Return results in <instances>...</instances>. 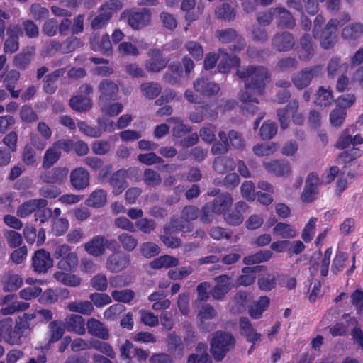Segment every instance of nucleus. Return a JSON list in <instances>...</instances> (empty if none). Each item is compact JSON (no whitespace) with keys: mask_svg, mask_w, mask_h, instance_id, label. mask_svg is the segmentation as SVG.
<instances>
[{"mask_svg":"<svg viewBox=\"0 0 363 363\" xmlns=\"http://www.w3.org/2000/svg\"><path fill=\"white\" fill-rule=\"evenodd\" d=\"M236 75L244 82V88L238 93V96L243 100L250 98L249 91L262 95L271 77L269 69L261 65H248L239 68Z\"/></svg>","mask_w":363,"mask_h":363,"instance_id":"nucleus-1","label":"nucleus"},{"mask_svg":"<svg viewBox=\"0 0 363 363\" xmlns=\"http://www.w3.org/2000/svg\"><path fill=\"white\" fill-rule=\"evenodd\" d=\"M236 340L230 333L218 331L211 341V352L216 361H221L235 347Z\"/></svg>","mask_w":363,"mask_h":363,"instance_id":"nucleus-2","label":"nucleus"},{"mask_svg":"<svg viewBox=\"0 0 363 363\" xmlns=\"http://www.w3.org/2000/svg\"><path fill=\"white\" fill-rule=\"evenodd\" d=\"M323 74V66L315 65L305 67L291 76V82L298 90L308 87L313 80L320 78Z\"/></svg>","mask_w":363,"mask_h":363,"instance_id":"nucleus-3","label":"nucleus"},{"mask_svg":"<svg viewBox=\"0 0 363 363\" xmlns=\"http://www.w3.org/2000/svg\"><path fill=\"white\" fill-rule=\"evenodd\" d=\"M86 252L93 257L103 255L106 249L116 250L118 247L115 239H108L104 235H95L84 245Z\"/></svg>","mask_w":363,"mask_h":363,"instance_id":"nucleus-4","label":"nucleus"},{"mask_svg":"<svg viewBox=\"0 0 363 363\" xmlns=\"http://www.w3.org/2000/svg\"><path fill=\"white\" fill-rule=\"evenodd\" d=\"M337 26L335 24H314L313 36L320 40L324 49H329L335 43Z\"/></svg>","mask_w":363,"mask_h":363,"instance_id":"nucleus-5","label":"nucleus"},{"mask_svg":"<svg viewBox=\"0 0 363 363\" xmlns=\"http://www.w3.org/2000/svg\"><path fill=\"white\" fill-rule=\"evenodd\" d=\"M257 19L259 23H292L294 19L291 13L284 7L270 8L257 14Z\"/></svg>","mask_w":363,"mask_h":363,"instance_id":"nucleus-6","label":"nucleus"},{"mask_svg":"<svg viewBox=\"0 0 363 363\" xmlns=\"http://www.w3.org/2000/svg\"><path fill=\"white\" fill-rule=\"evenodd\" d=\"M152 12L147 8H131L124 10L121 14V21L127 23H150Z\"/></svg>","mask_w":363,"mask_h":363,"instance_id":"nucleus-7","label":"nucleus"},{"mask_svg":"<svg viewBox=\"0 0 363 363\" xmlns=\"http://www.w3.org/2000/svg\"><path fill=\"white\" fill-rule=\"evenodd\" d=\"M52 266L53 260L50 252L44 249H40L35 252L32 257V267L35 272L45 274Z\"/></svg>","mask_w":363,"mask_h":363,"instance_id":"nucleus-8","label":"nucleus"},{"mask_svg":"<svg viewBox=\"0 0 363 363\" xmlns=\"http://www.w3.org/2000/svg\"><path fill=\"white\" fill-rule=\"evenodd\" d=\"M23 31L19 24H9L6 28V34L8 38L4 45V51L5 53L13 54L16 52L19 48L18 41V37L23 35Z\"/></svg>","mask_w":363,"mask_h":363,"instance_id":"nucleus-9","label":"nucleus"},{"mask_svg":"<svg viewBox=\"0 0 363 363\" xmlns=\"http://www.w3.org/2000/svg\"><path fill=\"white\" fill-rule=\"evenodd\" d=\"M214 281L216 284L211 291V295L215 300L223 299L225 295L235 288L231 277L228 274L219 275L214 278Z\"/></svg>","mask_w":363,"mask_h":363,"instance_id":"nucleus-10","label":"nucleus"},{"mask_svg":"<svg viewBox=\"0 0 363 363\" xmlns=\"http://www.w3.org/2000/svg\"><path fill=\"white\" fill-rule=\"evenodd\" d=\"M264 167L267 172L277 177H288L291 173L290 163L285 160H274L264 162Z\"/></svg>","mask_w":363,"mask_h":363,"instance_id":"nucleus-11","label":"nucleus"},{"mask_svg":"<svg viewBox=\"0 0 363 363\" xmlns=\"http://www.w3.org/2000/svg\"><path fill=\"white\" fill-rule=\"evenodd\" d=\"M68 172L69 170L67 167H57L41 173L40 179L47 184H60L67 179Z\"/></svg>","mask_w":363,"mask_h":363,"instance_id":"nucleus-12","label":"nucleus"},{"mask_svg":"<svg viewBox=\"0 0 363 363\" xmlns=\"http://www.w3.org/2000/svg\"><path fill=\"white\" fill-rule=\"evenodd\" d=\"M48 202L45 199H32L21 204L16 211L20 218H26L35 213L37 210L46 207Z\"/></svg>","mask_w":363,"mask_h":363,"instance_id":"nucleus-13","label":"nucleus"},{"mask_svg":"<svg viewBox=\"0 0 363 363\" xmlns=\"http://www.w3.org/2000/svg\"><path fill=\"white\" fill-rule=\"evenodd\" d=\"M89 173L83 167L75 168L70 173V184L77 191L87 188L89 186Z\"/></svg>","mask_w":363,"mask_h":363,"instance_id":"nucleus-14","label":"nucleus"},{"mask_svg":"<svg viewBox=\"0 0 363 363\" xmlns=\"http://www.w3.org/2000/svg\"><path fill=\"white\" fill-rule=\"evenodd\" d=\"M130 264V255L124 253L112 254L106 262V267L111 272L117 273L127 268Z\"/></svg>","mask_w":363,"mask_h":363,"instance_id":"nucleus-15","label":"nucleus"},{"mask_svg":"<svg viewBox=\"0 0 363 363\" xmlns=\"http://www.w3.org/2000/svg\"><path fill=\"white\" fill-rule=\"evenodd\" d=\"M98 89L101 94L99 96V103L116 99L118 86L113 81L104 79L99 83Z\"/></svg>","mask_w":363,"mask_h":363,"instance_id":"nucleus-16","label":"nucleus"},{"mask_svg":"<svg viewBox=\"0 0 363 363\" xmlns=\"http://www.w3.org/2000/svg\"><path fill=\"white\" fill-rule=\"evenodd\" d=\"M65 330L74 333L79 335L86 333L85 319L77 314H69L66 316L63 322Z\"/></svg>","mask_w":363,"mask_h":363,"instance_id":"nucleus-17","label":"nucleus"},{"mask_svg":"<svg viewBox=\"0 0 363 363\" xmlns=\"http://www.w3.org/2000/svg\"><path fill=\"white\" fill-rule=\"evenodd\" d=\"M36 315L34 313H24L22 317H18L16 320L13 327V334L17 337L16 345L21 343V338L25 335L28 330H30V321L34 320Z\"/></svg>","mask_w":363,"mask_h":363,"instance_id":"nucleus-18","label":"nucleus"},{"mask_svg":"<svg viewBox=\"0 0 363 363\" xmlns=\"http://www.w3.org/2000/svg\"><path fill=\"white\" fill-rule=\"evenodd\" d=\"M86 328L90 335L103 340H107L110 337L108 328L104 323L94 318L88 319Z\"/></svg>","mask_w":363,"mask_h":363,"instance_id":"nucleus-19","label":"nucleus"},{"mask_svg":"<svg viewBox=\"0 0 363 363\" xmlns=\"http://www.w3.org/2000/svg\"><path fill=\"white\" fill-rule=\"evenodd\" d=\"M237 4L229 2L222 3L215 8L214 15L217 20L223 21H234L238 14L236 9Z\"/></svg>","mask_w":363,"mask_h":363,"instance_id":"nucleus-20","label":"nucleus"},{"mask_svg":"<svg viewBox=\"0 0 363 363\" xmlns=\"http://www.w3.org/2000/svg\"><path fill=\"white\" fill-rule=\"evenodd\" d=\"M194 89L205 96H211L217 94L220 91L219 86L208 79L199 77L193 82Z\"/></svg>","mask_w":363,"mask_h":363,"instance_id":"nucleus-21","label":"nucleus"},{"mask_svg":"<svg viewBox=\"0 0 363 363\" xmlns=\"http://www.w3.org/2000/svg\"><path fill=\"white\" fill-rule=\"evenodd\" d=\"M239 327L240 335L246 338L247 342L256 344L259 341L262 335L257 333L253 328L251 321L247 317H241L239 320Z\"/></svg>","mask_w":363,"mask_h":363,"instance_id":"nucleus-22","label":"nucleus"},{"mask_svg":"<svg viewBox=\"0 0 363 363\" xmlns=\"http://www.w3.org/2000/svg\"><path fill=\"white\" fill-rule=\"evenodd\" d=\"M149 60L145 62L146 69L152 72H158L163 69L167 61L162 57L160 50L152 49L148 51Z\"/></svg>","mask_w":363,"mask_h":363,"instance_id":"nucleus-23","label":"nucleus"},{"mask_svg":"<svg viewBox=\"0 0 363 363\" xmlns=\"http://www.w3.org/2000/svg\"><path fill=\"white\" fill-rule=\"evenodd\" d=\"M128 170L121 169L114 172L109 179V184L112 187V193L118 196L121 194L128 186L126 181Z\"/></svg>","mask_w":363,"mask_h":363,"instance_id":"nucleus-24","label":"nucleus"},{"mask_svg":"<svg viewBox=\"0 0 363 363\" xmlns=\"http://www.w3.org/2000/svg\"><path fill=\"white\" fill-rule=\"evenodd\" d=\"M248 294L246 291H238L231 298L228 306L231 313L240 314L247 308Z\"/></svg>","mask_w":363,"mask_h":363,"instance_id":"nucleus-25","label":"nucleus"},{"mask_svg":"<svg viewBox=\"0 0 363 363\" xmlns=\"http://www.w3.org/2000/svg\"><path fill=\"white\" fill-rule=\"evenodd\" d=\"M13 320L6 318L0 321V342L4 340L10 345H16L17 337L13 334Z\"/></svg>","mask_w":363,"mask_h":363,"instance_id":"nucleus-26","label":"nucleus"},{"mask_svg":"<svg viewBox=\"0 0 363 363\" xmlns=\"http://www.w3.org/2000/svg\"><path fill=\"white\" fill-rule=\"evenodd\" d=\"M66 72L65 68H60L53 71L52 72L45 75L43 79V90L48 94H54L57 89V81L62 77Z\"/></svg>","mask_w":363,"mask_h":363,"instance_id":"nucleus-27","label":"nucleus"},{"mask_svg":"<svg viewBox=\"0 0 363 363\" xmlns=\"http://www.w3.org/2000/svg\"><path fill=\"white\" fill-rule=\"evenodd\" d=\"M65 330V328L62 320H56L50 321L48 325V332L49 340L46 347L48 348L51 344L59 341L63 336Z\"/></svg>","mask_w":363,"mask_h":363,"instance_id":"nucleus-28","label":"nucleus"},{"mask_svg":"<svg viewBox=\"0 0 363 363\" xmlns=\"http://www.w3.org/2000/svg\"><path fill=\"white\" fill-rule=\"evenodd\" d=\"M272 45L279 51L289 50L294 45L292 35L288 32L277 33L272 39Z\"/></svg>","mask_w":363,"mask_h":363,"instance_id":"nucleus-29","label":"nucleus"},{"mask_svg":"<svg viewBox=\"0 0 363 363\" xmlns=\"http://www.w3.org/2000/svg\"><path fill=\"white\" fill-rule=\"evenodd\" d=\"M278 274L266 272L258 277V288L263 291H270L277 286Z\"/></svg>","mask_w":363,"mask_h":363,"instance_id":"nucleus-30","label":"nucleus"},{"mask_svg":"<svg viewBox=\"0 0 363 363\" xmlns=\"http://www.w3.org/2000/svg\"><path fill=\"white\" fill-rule=\"evenodd\" d=\"M270 298L267 296H260L249 308V315L253 319H259L268 308Z\"/></svg>","mask_w":363,"mask_h":363,"instance_id":"nucleus-31","label":"nucleus"},{"mask_svg":"<svg viewBox=\"0 0 363 363\" xmlns=\"http://www.w3.org/2000/svg\"><path fill=\"white\" fill-rule=\"evenodd\" d=\"M213 207L216 213L220 214L227 211L233 203V198L229 193L222 194L209 202Z\"/></svg>","mask_w":363,"mask_h":363,"instance_id":"nucleus-32","label":"nucleus"},{"mask_svg":"<svg viewBox=\"0 0 363 363\" xmlns=\"http://www.w3.org/2000/svg\"><path fill=\"white\" fill-rule=\"evenodd\" d=\"M273 253L269 250H262L243 258L242 262L247 266L260 264L269 261Z\"/></svg>","mask_w":363,"mask_h":363,"instance_id":"nucleus-33","label":"nucleus"},{"mask_svg":"<svg viewBox=\"0 0 363 363\" xmlns=\"http://www.w3.org/2000/svg\"><path fill=\"white\" fill-rule=\"evenodd\" d=\"M299 59L307 62L314 55V46L309 35H305L300 40Z\"/></svg>","mask_w":363,"mask_h":363,"instance_id":"nucleus-34","label":"nucleus"},{"mask_svg":"<svg viewBox=\"0 0 363 363\" xmlns=\"http://www.w3.org/2000/svg\"><path fill=\"white\" fill-rule=\"evenodd\" d=\"M106 191L104 189H96L91 193L85 203L89 207L101 208L106 204Z\"/></svg>","mask_w":363,"mask_h":363,"instance_id":"nucleus-35","label":"nucleus"},{"mask_svg":"<svg viewBox=\"0 0 363 363\" xmlns=\"http://www.w3.org/2000/svg\"><path fill=\"white\" fill-rule=\"evenodd\" d=\"M179 264V260L178 258L167 255L160 256L150 262V267L154 269L171 268Z\"/></svg>","mask_w":363,"mask_h":363,"instance_id":"nucleus-36","label":"nucleus"},{"mask_svg":"<svg viewBox=\"0 0 363 363\" xmlns=\"http://www.w3.org/2000/svg\"><path fill=\"white\" fill-rule=\"evenodd\" d=\"M34 54L33 48H26L13 58V65L21 69H25L31 62Z\"/></svg>","mask_w":363,"mask_h":363,"instance_id":"nucleus-37","label":"nucleus"},{"mask_svg":"<svg viewBox=\"0 0 363 363\" xmlns=\"http://www.w3.org/2000/svg\"><path fill=\"white\" fill-rule=\"evenodd\" d=\"M250 94V98L245 99V100L242 99L239 96V100L242 103L241 106L242 111L244 114L254 115L256 113L259 108L257 107V104H259V101L257 97L259 96L257 93L249 91Z\"/></svg>","mask_w":363,"mask_h":363,"instance_id":"nucleus-38","label":"nucleus"},{"mask_svg":"<svg viewBox=\"0 0 363 363\" xmlns=\"http://www.w3.org/2000/svg\"><path fill=\"white\" fill-rule=\"evenodd\" d=\"M62 152L53 143L45 152L42 167L48 169L53 166L61 157Z\"/></svg>","mask_w":363,"mask_h":363,"instance_id":"nucleus-39","label":"nucleus"},{"mask_svg":"<svg viewBox=\"0 0 363 363\" xmlns=\"http://www.w3.org/2000/svg\"><path fill=\"white\" fill-rule=\"evenodd\" d=\"M233 159L229 157H217L213 164V167L219 174H223L235 168Z\"/></svg>","mask_w":363,"mask_h":363,"instance_id":"nucleus-40","label":"nucleus"},{"mask_svg":"<svg viewBox=\"0 0 363 363\" xmlns=\"http://www.w3.org/2000/svg\"><path fill=\"white\" fill-rule=\"evenodd\" d=\"M197 353L191 354L187 363H212L211 357L206 352V345L199 343L196 347Z\"/></svg>","mask_w":363,"mask_h":363,"instance_id":"nucleus-41","label":"nucleus"},{"mask_svg":"<svg viewBox=\"0 0 363 363\" xmlns=\"http://www.w3.org/2000/svg\"><path fill=\"white\" fill-rule=\"evenodd\" d=\"M2 282L4 291H13L21 286L23 280L18 274L9 272L4 277Z\"/></svg>","mask_w":363,"mask_h":363,"instance_id":"nucleus-42","label":"nucleus"},{"mask_svg":"<svg viewBox=\"0 0 363 363\" xmlns=\"http://www.w3.org/2000/svg\"><path fill=\"white\" fill-rule=\"evenodd\" d=\"M69 105L75 111L84 112L91 108V101L87 97L78 95L70 99Z\"/></svg>","mask_w":363,"mask_h":363,"instance_id":"nucleus-43","label":"nucleus"},{"mask_svg":"<svg viewBox=\"0 0 363 363\" xmlns=\"http://www.w3.org/2000/svg\"><path fill=\"white\" fill-rule=\"evenodd\" d=\"M67 309L72 312L90 315L94 311V306L89 301H73L67 305Z\"/></svg>","mask_w":363,"mask_h":363,"instance_id":"nucleus-44","label":"nucleus"},{"mask_svg":"<svg viewBox=\"0 0 363 363\" xmlns=\"http://www.w3.org/2000/svg\"><path fill=\"white\" fill-rule=\"evenodd\" d=\"M333 96L330 89H325L323 86L319 87L316 93L315 104L321 107L330 106L333 102Z\"/></svg>","mask_w":363,"mask_h":363,"instance_id":"nucleus-45","label":"nucleus"},{"mask_svg":"<svg viewBox=\"0 0 363 363\" xmlns=\"http://www.w3.org/2000/svg\"><path fill=\"white\" fill-rule=\"evenodd\" d=\"M54 278L59 282L70 287L78 286L81 284L82 281L78 276L62 272H56L54 274Z\"/></svg>","mask_w":363,"mask_h":363,"instance_id":"nucleus-46","label":"nucleus"},{"mask_svg":"<svg viewBox=\"0 0 363 363\" xmlns=\"http://www.w3.org/2000/svg\"><path fill=\"white\" fill-rule=\"evenodd\" d=\"M168 347L174 355L181 358L184 354V347L182 339L174 334L168 336Z\"/></svg>","mask_w":363,"mask_h":363,"instance_id":"nucleus-47","label":"nucleus"},{"mask_svg":"<svg viewBox=\"0 0 363 363\" xmlns=\"http://www.w3.org/2000/svg\"><path fill=\"white\" fill-rule=\"evenodd\" d=\"M77 264V254L75 252H70L57 262V267L65 271H71L75 268Z\"/></svg>","mask_w":363,"mask_h":363,"instance_id":"nucleus-48","label":"nucleus"},{"mask_svg":"<svg viewBox=\"0 0 363 363\" xmlns=\"http://www.w3.org/2000/svg\"><path fill=\"white\" fill-rule=\"evenodd\" d=\"M140 90L146 98L153 99L161 93L162 86L160 84L155 82H146L141 84Z\"/></svg>","mask_w":363,"mask_h":363,"instance_id":"nucleus-49","label":"nucleus"},{"mask_svg":"<svg viewBox=\"0 0 363 363\" xmlns=\"http://www.w3.org/2000/svg\"><path fill=\"white\" fill-rule=\"evenodd\" d=\"M279 149V145L275 143L257 144L252 147L254 154L258 157L269 156Z\"/></svg>","mask_w":363,"mask_h":363,"instance_id":"nucleus-50","label":"nucleus"},{"mask_svg":"<svg viewBox=\"0 0 363 363\" xmlns=\"http://www.w3.org/2000/svg\"><path fill=\"white\" fill-rule=\"evenodd\" d=\"M91 348L98 350L110 358L113 359L116 357V352L112 346L106 342H103L97 339H91L90 349Z\"/></svg>","mask_w":363,"mask_h":363,"instance_id":"nucleus-51","label":"nucleus"},{"mask_svg":"<svg viewBox=\"0 0 363 363\" xmlns=\"http://www.w3.org/2000/svg\"><path fill=\"white\" fill-rule=\"evenodd\" d=\"M273 233L284 239L294 238L297 235L296 231L290 225L284 223H277L273 229Z\"/></svg>","mask_w":363,"mask_h":363,"instance_id":"nucleus-52","label":"nucleus"},{"mask_svg":"<svg viewBox=\"0 0 363 363\" xmlns=\"http://www.w3.org/2000/svg\"><path fill=\"white\" fill-rule=\"evenodd\" d=\"M118 240L121 244L123 248L127 252L133 251L138 246V239L133 235L128 233H123L118 236Z\"/></svg>","mask_w":363,"mask_h":363,"instance_id":"nucleus-53","label":"nucleus"},{"mask_svg":"<svg viewBox=\"0 0 363 363\" xmlns=\"http://www.w3.org/2000/svg\"><path fill=\"white\" fill-rule=\"evenodd\" d=\"M363 34V24H349L342 32V36L345 39H357Z\"/></svg>","mask_w":363,"mask_h":363,"instance_id":"nucleus-54","label":"nucleus"},{"mask_svg":"<svg viewBox=\"0 0 363 363\" xmlns=\"http://www.w3.org/2000/svg\"><path fill=\"white\" fill-rule=\"evenodd\" d=\"M3 235L8 245L11 248H16L22 243L23 239L21 235L13 230H4Z\"/></svg>","mask_w":363,"mask_h":363,"instance_id":"nucleus-55","label":"nucleus"},{"mask_svg":"<svg viewBox=\"0 0 363 363\" xmlns=\"http://www.w3.org/2000/svg\"><path fill=\"white\" fill-rule=\"evenodd\" d=\"M93 50L100 51L103 54L110 55L112 53V45L108 34L102 36L99 43L91 42Z\"/></svg>","mask_w":363,"mask_h":363,"instance_id":"nucleus-56","label":"nucleus"},{"mask_svg":"<svg viewBox=\"0 0 363 363\" xmlns=\"http://www.w3.org/2000/svg\"><path fill=\"white\" fill-rule=\"evenodd\" d=\"M228 138L230 147L232 146L233 148L240 151L245 150L246 146L245 140L240 133L235 130H230L228 132Z\"/></svg>","mask_w":363,"mask_h":363,"instance_id":"nucleus-57","label":"nucleus"},{"mask_svg":"<svg viewBox=\"0 0 363 363\" xmlns=\"http://www.w3.org/2000/svg\"><path fill=\"white\" fill-rule=\"evenodd\" d=\"M143 180L147 186L151 187H155L162 182L160 174L152 169H145Z\"/></svg>","mask_w":363,"mask_h":363,"instance_id":"nucleus-58","label":"nucleus"},{"mask_svg":"<svg viewBox=\"0 0 363 363\" xmlns=\"http://www.w3.org/2000/svg\"><path fill=\"white\" fill-rule=\"evenodd\" d=\"M89 299L96 308H102L112 302L111 296L104 293H92L89 295Z\"/></svg>","mask_w":363,"mask_h":363,"instance_id":"nucleus-59","label":"nucleus"},{"mask_svg":"<svg viewBox=\"0 0 363 363\" xmlns=\"http://www.w3.org/2000/svg\"><path fill=\"white\" fill-rule=\"evenodd\" d=\"M111 296L118 302L130 303L135 297V292L131 289L114 290Z\"/></svg>","mask_w":363,"mask_h":363,"instance_id":"nucleus-60","label":"nucleus"},{"mask_svg":"<svg viewBox=\"0 0 363 363\" xmlns=\"http://www.w3.org/2000/svg\"><path fill=\"white\" fill-rule=\"evenodd\" d=\"M277 124L270 121L264 122L259 129V134L263 140L272 139L277 134Z\"/></svg>","mask_w":363,"mask_h":363,"instance_id":"nucleus-61","label":"nucleus"},{"mask_svg":"<svg viewBox=\"0 0 363 363\" xmlns=\"http://www.w3.org/2000/svg\"><path fill=\"white\" fill-rule=\"evenodd\" d=\"M90 285L98 291H105L108 288V279L104 274L99 273L90 279Z\"/></svg>","mask_w":363,"mask_h":363,"instance_id":"nucleus-62","label":"nucleus"},{"mask_svg":"<svg viewBox=\"0 0 363 363\" xmlns=\"http://www.w3.org/2000/svg\"><path fill=\"white\" fill-rule=\"evenodd\" d=\"M93 152L98 155H104L108 153L111 150V143L105 140H95L91 144Z\"/></svg>","mask_w":363,"mask_h":363,"instance_id":"nucleus-63","label":"nucleus"},{"mask_svg":"<svg viewBox=\"0 0 363 363\" xmlns=\"http://www.w3.org/2000/svg\"><path fill=\"white\" fill-rule=\"evenodd\" d=\"M299 63L296 58L287 57L279 60L277 62V67L281 71H291L295 70L298 67Z\"/></svg>","mask_w":363,"mask_h":363,"instance_id":"nucleus-64","label":"nucleus"}]
</instances>
